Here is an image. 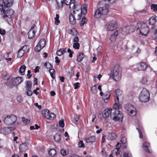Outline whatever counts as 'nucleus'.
<instances>
[{"mask_svg":"<svg viewBox=\"0 0 157 157\" xmlns=\"http://www.w3.org/2000/svg\"><path fill=\"white\" fill-rule=\"evenodd\" d=\"M110 76L116 81L120 80L121 76V70L120 66L117 64L116 65L113 70L111 71Z\"/></svg>","mask_w":157,"mask_h":157,"instance_id":"nucleus-1","label":"nucleus"},{"mask_svg":"<svg viewBox=\"0 0 157 157\" xmlns=\"http://www.w3.org/2000/svg\"><path fill=\"white\" fill-rule=\"evenodd\" d=\"M136 31L143 36H146L148 34L149 29L147 24L144 23H138L136 25Z\"/></svg>","mask_w":157,"mask_h":157,"instance_id":"nucleus-2","label":"nucleus"},{"mask_svg":"<svg viewBox=\"0 0 157 157\" xmlns=\"http://www.w3.org/2000/svg\"><path fill=\"white\" fill-rule=\"evenodd\" d=\"M138 98L141 102H148L150 99V94L149 91L146 88H144L140 92Z\"/></svg>","mask_w":157,"mask_h":157,"instance_id":"nucleus-3","label":"nucleus"},{"mask_svg":"<svg viewBox=\"0 0 157 157\" xmlns=\"http://www.w3.org/2000/svg\"><path fill=\"white\" fill-rule=\"evenodd\" d=\"M81 17V12L78 10L73 11L69 16V21L70 23L74 25L76 23V20H78Z\"/></svg>","mask_w":157,"mask_h":157,"instance_id":"nucleus-4","label":"nucleus"},{"mask_svg":"<svg viewBox=\"0 0 157 157\" xmlns=\"http://www.w3.org/2000/svg\"><path fill=\"white\" fill-rule=\"evenodd\" d=\"M6 9L7 8H4V10H2L4 11L3 18L7 21H10L12 18L14 16V12L12 9Z\"/></svg>","mask_w":157,"mask_h":157,"instance_id":"nucleus-5","label":"nucleus"},{"mask_svg":"<svg viewBox=\"0 0 157 157\" xmlns=\"http://www.w3.org/2000/svg\"><path fill=\"white\" fill-rule=\"evenodd\" d=\"M110 116L111 119L115 121L122 122L123 120V115L122 113L118 110L113 109Z\"/></svg>","mask_w":157,"mask_h":157,"instance_id":"nucleus-6","label":"nucleus"},{"mask_svg":"<svg viewBox=\"0 0 157 157\" xmlns=\"http://www.w3.org/2000/svg\"><path fill=\"white\" fill-rule=\"evenodd\" d=\"M108 12V10L107 6H102L99 8L95 11L94 16L97 18H99L102 14H106Z\"/></svg>","mask_w":157,"mask_h":157,"instance_id":"nucleus-7","label":"nucleus"},{"mask_svg":"<svg viewBox=\"0 0 157 157\" xmlns=\"http://www.w3.org/2000/svg\"><path fill=\"white\" fill-rule=\"evenodd\" d=\"M17 119V117L14 115H7L4 118V122L7 125H12L16 122Z\"/></svg>","mask_w":157,"mask_h":157,"instance_id":"nucleus-8","label":"nucleus"},{"mask_svg":"<svg viewBox=\"0 0 157 157\" xmlns=\"http://www.w3.org/2000/svg\"><path fill=\"white\" fill-rule=\"evenodd\" d=\"M125 111L131 116H134L136 114V109L134 106L131 104H127L124 105Z\"/></svg>","mask_w":157,"mask_h":157,"instance_id":"nucleus-9","label":"nucleus"},{"mask_svg":"<svg viewBox=\"0 0 157 157\" xmlns=\"http://www.w3.org/2000/svg\"><path fill=\"white\" fill-rule=\"evenodd\" d=\"M132 67L137 71H144L147 69V64L144 62H141L133 65Z\"/></svg>","mask_w":157,"mask_h":157,"instance_id":"nucleus-10","label":"nucleus"},{"mask_svg":"<svg viewBox=\"0 0 157 157\" xmlns=\"http://www.w3.org/2000/svg\"><path fill=\"white\" fill-rule=\"evenodd\" d=\"M41 113L43 117L47 119L52 120L56 117L55 114L50 113L49 110L44 109L42 111Z\"/></svg>","mask_w":157,"mask_h":157,"instance_id":"nucleus-11","label":"nucleus"},{"mask_svg":"<svg viewBox=\"0 0 157 157\" xmlns=\"http://www.w3.org/2000/svg\"><path fill=\"white\" fill-rule=\"evenodd\" d=\"M135 29V27L133 25L126 26L123 28L121 30V33L126 35L133 32Z\"/></svg>","mask_w":157,"mask_h":157,"instance_id":"nucleus-12","label":"nucleus"},{"mask_svg":"<svg viewBox=\"0 0 157 157\" xmlns=\"http://www.w3.org/2000/svg\"><path fill=\"white\" fill-rule=\"evenodd\" d=\"M115 100H116L118 102H122L123 99L122 91L119 89H117L115 91Z\"/></svg>","mask_w":157,"mask_h":157,"instance_id":"nucleus-13","label":"nucleus"},{"mask_svg":"<svg viewBox=\"0 0 157 157\" xmlns=\"http://www.w3.org/2000/svg\"><path fill=\"white\" fill-rule=\"evenodd\" d=\"M117 27V22L115 20L111 21L106 25V29L109 31L114 30Z\"/></svg>","mask_w":157,"mask_h":157,"instance_id":"nucleus-14","label":"nucleus"},{"mask_svg":"<svg viewBox=\"0 0 157 157\" xmlns=\"http://www.w3.org/2000/svg\"><path fill=\"white\" fill-rule=\"evenodd\" d=\"M13 1L12 0H6L4 2L3 1H0V7H1L2 10H4V8H7L8 7L12 6L13 4Z\"/></svg>","mask_w":157,"mask_h":157,"instance_id":"nucleus-15","label":"nucleus"},{"mask_svg":"<svg viewBox=\"0 0 157 157\" xmlns=\"http://www.w3.org/2000/svg\"><path fill=\"white\" fill-rule=\"evenodd\" d=\"M36 32V25H33L28 33V37L30 39H31L33 37Z\"/></svg>","mask_w":157,"mask_h":157,"instance_id":"nucleus-16","label":"nucleus"},{"mask_svg":"<svg viewBox=\"0 0 157 157\" xmlns=\"http://www.w3.org/2000/svg\"><path fill=\"white\" fill-rule=\"evenodd\" d=\"M113 110H113L112 109H106L102 113L103 117L104 118H107L109 116L110 117Z\"/></svg>","mask_w":157,"mask_h":157,"instance_id":"nucleus-17","label":"nucleus"},{"mask_svg":"<svg viewBox=\"0 0 157 157\" xmlns=\"http://www.w3.org/2000/svg\"><path fill=\"white\" fill-rule=\"evenodd\" d=\"M12 128L11 127H4L0 129V133L4 135H8L11 132Z\"/></svg>","mask_w":157,"mask_h":157,"instance_id":"nucleus-18","label":"nucleus"},{"mask_svg":"<svg viewBox=\"0 0 157 157\" xmlns=\"http://www.w3.org/2000/svg\"><path fill=\"white\" fill-rule=\"evenodd\" d=\"M22 81V78L20 77H17L13 79L12 83L14 86H16L20 84Z\"/></svg>","mask_w":157,"mask_h":157,"instance_id":"nucleus-19","label":"nucleus"},{"mask_svg":"<svg viewBox=\"0 0 157 157\" xmlns=\"http://www.w3.org/2000/svg\"><path fill=\"white\" fill-rule=\"evenodd\" d=\"M95 137L94 136H91L84 139L85 141L87 143H93L95 142Z\"/></svg>","mask_w":157,"mask_h":157,"instance_id":"nucleus-20","label":"nucleus"},{"mask_svg":"<svg viewBox=\"0 0 157 157\" xmlns=\"http://www.w3.org/2000/svg\"><path fill=\"white\" fill-rule=\"evenodd\" d=\"M118 32L117 30H116L113 32L110 35V40L111 42L115 41L116 37L118 36Z\"/></svg>","mask_w":157,"mask_h":157,"instance_id":"nucleus-21","label":"nucleus"},{"mask_svg":"<svg viewBox=\"0 0 157 157\" xmlns=\"http://www.w3.org/2000/svg\"><path fill=\"white\" fill-rule=\"evenodd\" d=\"M150 146V144L147 141L144 142L142 146L143 149L148 153H150V151L149 150Z\"/></svg>","mask_w":157,"mask_h":157,"instance_id":"nucleus-22","label":"nucleus"},{"mask_svg":"<svg viewBox=\"0 0 157 157\" xmlns=\"http://www.w3.org/2000/svg\"><path fill=\"white\" fill-rule=\"evenodd\" d=\"M117 136L116 134L114 133H110L108 134L107 139L109 140H112L115 139Z\"/></svg>","mask_w":157,"mask_h":157,"instance_id":"nucleus-23","label":"nucleus"},{"mask_svg":"<svg viewBox=\"0 0 157 157\" xmlns=\"http://www.w3.org/2000/svg\"><path fill=\"white\" fill-rule=\"evenodd\" d=\"M156 21V17L155 16H151L149 19V23L150 25H154Z\"/></svg>","mask_w":157,"mask_h":157,"instance_id":"nucleus-24","label":"nucleus"},{"mask_svg":"<svg viewBox=\"0 0 157 157\" xmlns=\"http://www.w3.org/2000/svg\"><path fill=\"white\" fill-rule=\"evenodd\" d=\"M115 0H104L102 2V4L105 5L104 6H107L108 9L109 5L110 4H112L114 2Z\"/></svg>","mask_w":157,"mask_h":157,"instance_id":"nucleus-25","label":"nucleus"},{"mask_svg":"<svg viewBox=\"0 0 157 157\" xmlns=\"http://www.w3.org/2000/svg\"><path fill=\"white\" fill-rule=\"evenodd\" d=\"M27 149V147L26 144L25 143H23L21 144L19 147L20 152H23L26 150Z\"/></svg>","mask_w":157,"mask_h":157,"instance_id":"nucleus-26","label":"nucleus"},{"mask_svg":"<svg viewBox=\"0 0 157 157\" xmlns=\"http://www.w3.org/2000/svg\"><path fill=\"white\" fill-rule=\"evenodd\" d=\"M110 93L108 91H106L104 94L103 100L106 103L108 100L109 98L110 97Z\"/></svg>","mask_w":157,"mask_h":157,"instance_id":"nucleus-27","label":"nucleus"},{"mask_svg":"<svg viewBox=\"0 0 157 157\" xmlns=\"http://www.w3.org/2000/svg\"><path fill=\"white\" fill-rule=\"evenodd\" d=\"M26 68V67L25 65H23L20 67L19 71L21 75H25Z\"/></svg>","mask_w":157,"mask_h":157,"instance_id":"nucleus-28","label":"nucleus"},{"mask_svg":"<svg viewBox=\"0 0 157 157\" xmlns=\"http://www.w3.org/2000/svg\"><path fill=\"white\" fill-rule=\"evenodd\" d=\"M115 101V102L113 105V109H118L121 108V104L122 102H118L116 100Z\"/></svg>","mask_w":157,"mask_h":157,"instance_id":"nucleus-29","label":"nucleus"},{"mask_svg":"<svg viewBox=\"0 0 157 157\" xmlns=\"http://www.w3.org/2000/svg\"><path fill=\"white\" fill-rule=\"evenodd\" d=\"M85 56L84 54L82 53H80L77 56V62H80L84 58Z\"/></svg>","mask_w":157,"mask_h":157,"instance_id":"nucleus-30","label":"nucleus"},{"mask_svg":"<svg viewBox=\"0 0 157 157\" xmlns=\"http://www.w3.org/2000/svg\"><path fill=\"white\" fill-rule=\"evenodd\" d=\"M66 52V48H61L57 52L56 54L58 56H61Z\"/></svg>","mask_w":157,"mask_h":157,"instance_id":"nucleus-31","label":"nucleus"},{"mask_svg":"<svg viewBox=\"0 0 157 157\" xmlns=\"http://www.w3.org/2000/svg\"><path fill=\"white\" fill-rule=\"evenodd\" d=\"M25 88L26 90L31 89V88L32 82L30 81H27L25 82Z\"/></svg>","mask_w":157,"mask_h":157,"instance_id":"nucleus-32","label":"nucleus"},{"mask_svg":"<svg viewBox=\"0 0 157 157\" xmlns=\"http://www.w3.org/2000/svg\"><path fill=\"white\" fill-rule=\"evenodd\" d=\"M46 44V41L44 39H42L40 40L38 44L42 48L44 47Z\"/></svg>","mask_w":157,"mask_h":157,"instance_id":"nucleus-33","label":"nucleus"},{"mask_svg":"<svg viewBox=\"0 0 157 157\" xmlns=\"http://www.w3.org/2000/svg\"><path fill=\"white\" fill-rule=\"evenodd\" d=\"M50 75L53 79L55 78V71L54 69H50L49 71Z\"/></svg>","mask_w":157,"mask_h":157,"instance_id":"nucleus-34","label":"nucleus"},{"mask_svg":"<svg viewBox=\"0 0 157 157\" xmlns=\"http://www.w3.org/2000/svg\"><path fill=\"white\" fill-rule=\"evenodd\" d=\"M48 153L50 155L53 157L56 155V151L54 149H52L48 151Z\"/></svg>","mask_w":157,"mask_h":157,"instance_id":"nucleus-35","label":"nucleus"},{"mask_svg":"<svg viewBox=\"0 0 157 157\" xmlns=\"http://www.w3.org/2000/svg\"><path fill=\"white\" fill-rule=\"evenodd\" d=\"M24 53L25 52L21 48L18 51L17 56L19 58L23 56Z\"/></svg>","mask_w":157,"mask_h":157,"instance_id":"nucleus-36","label":"nucleus"},{"mask_svg":"<svg viewBox=\"0 0 157 157\" xmlns=\"http://www.w3.org/2000/svg\"><path fill=\"white\" fill-rule=\"evenodd\" d=\"M55 140L56 142H59L61 139V136L58 134H56L54 136Z\"/></svg>","mask_w":157,"mask_h":157,"instance_id":"nucleus-37","label":"nucleus"},{"mask_svg":"<svg viewBox=\"0 0 157 157\" xmlns=\"http://www.w3.org/2000/svg\"><path fill=\"white\" fill-rule=\"evenodd\" d=\"M59 15L58 14H56V17L54 19L55 20V24L58 25L59 23H60V21L59 20Z\"/></svg>","mask_w":157,"mask_h":157,"instance_id":"nucleus-38","label":"nucleus"},{"mask_svg":"<svg viewBox=\"0 0 157 157\" xmlns=\"http://www.w3.org/2000/svg\"><path fill=\"white\" fill-rule=\"evenodd\" d=\"M119 150L115 148L112 151V154L115 156H117L119 154Z\"/></svg>","mask_w":157,"mask_h":157,"instance_id":"nucleus-39","label":"nucleus"},{"mask_svg":"<svg viewBox=\"0 0 157 157\" xmlns=\"http://www.w3.org/2000/svg\"><path fill=\"white\" fill-rule=\"evenodd\" d=\"M147 79L146 77H143L141 80V83L145 85H146L147 84Z\"/></svg>","mask_w":157,"mask_h":157,"instance_id":"nucleus-40","label":"nucleus"},{"mask_svg":"<svg viewBox=\"0 0 157 157\" xmlns=\"http://www.w3.org/2000/svg\"><path fill=\"white\" fill-rule=\"evenodd\" d=\"M44 66L47 69H50L52 67V66L51 63L49 62H46L44 63Z\"/></svg>","mask_w":157,"mask_h":157,"instance_id":"nucleus-41","label":"nucleus"},{"mask_svg":"<svg viewBox=\"0 0 157 157\" xmlns=\"http://www.w3.org/2000/svg\"><path fill=\"white\" fill-rule=\"evenodd\" d=\"M87 21V20L86 18H83L82 21L79 23L80 25L81 26H83L84 24L86 23Z\"/></svg>","mask_w":157,"mask_h":157,"instance_id":"nucleus-42","label":"nucleus"},{"mask_svg":"<svg viewBox=\"0 0 157 157\" xmlns=\"http://www.w3.org/2000/svg\"><path fill=\"white\" fill-rule=\"evenodd\" d=\"M29 46L26 45L24 46L21 48V49L24 51L25 53L28 52L29 49Z\"/></svg>","mask_w":157,"mask_h":157,"instance_id":"nucleus-43","label":"nucleus"},{"mask_svg":"<svg viewBox=\"0 0 157 157\" xmlns=\"http://www.w3.org/2000/svg\"><path fill=\"white\" fill-rule=\"evenodd\" d=\"M80 44L78 43H74L73 45V47L75 49H79Z\"/></svg>","mask_w":157,"mask_h":157,"instance_id":"nucleus-44","label":"nucleus"},{"mask_svg":"<svg viewBox=\"0 0 157 157\" xmlns=\"http://www.w3.org/2000/svg\"><path fill=\"white\" fill-rule=\"evenodd\" d=\"M43 48L38 44L36 46L35 48V50L36 52H39L40 51V50Z\"/></svg>","mask_w":157,"mask_h":157,"instance_id":"nucleus-45","label":"nucleus"},{"mask_svg":"<svg viewBox=\"0 0 157 157\" xmlns=\"http://www.w3.org/2000/svg\"><path fill=\"white\" fill-rule=\"evenodd\" d=\"M78 147L80 148L84 147H85V145L82 140H80L78 143Z\"/></svg>","mask_w":157,"mask_h":157,"instance_id":"nucleus-46","label":"nucleus"},{"mask_svg":"<svg viewBox=\"0 0 157 157\" xmlns=\"http://www.w3.org/2000/svg\"><path fill=\"white\" fill-rule=\"evenodd\" d=\"M151 9L154 11H157V4H152L151 6Z\"/></svg>","mask_w":157,"mask_h":157,"instance_id":"nucleus-47","label":"nucleus"},{"mask_svg":"<svg viewBox=\"0 0 157 157\" xmlns=\"http://www.w3.org/2000/svg\"><path fill=\"white\" fill-rule=\"evenodd\" d=\"M22 121L23 122L26 124H29L30 122V120H29L28 119L26 118L25 117H23L22 118Z\"/></svg>","mask_w":157,"mask_h":157,"instance_id":"nucleus-48","label":"nucleus"},{"mask_svg":"<svg viewBox=\"0 0 157 157\" xmlns=\"http://www.w3.org/2000/svg\"><path fill=\"white\" fill-rule=\"evenodd\" d=\"M56 2L57 3V4L58 5V7H57V9H59L61 7H62L63 6V2L62 0L61 1L60 3H59L56 0Z\"/></svg>","mask_w":157,"mask_h":157,"instance_id":"nucleus-49","label":"nucleus"},{"mask_svg":"<svg viewBox=\"0 0 157 157\" xmlns=\"http://www.w3.org/2000/svg\"><path fill=\"white\" fill-rule=\"evenodd\" d=\"M72 0H63V2L64 1V3L67 5H69L71 2Z\"/></svg>","mask_w":157,"mask_h":157,"instance_id":"nucleus-50","label":"nucleus"},{"mask_svg":"<svg viewBox=\"0 0 157 157\" xmlns=\"http://www.w3.org/2000/svg\"><path fill=\"white\" fill-rule=\"evenodd\" d=\"M27 91L26 94L28 96H31L33 94V92L31 90V89L26 90Z\"/></svg>","mask_w":157,"mask_h":157,"instance_id":"nucleus-51","label":"nucleus"},{"mask_svg":"<svg viewBox=\"0 0 157 157\" xmlns=\"http://www.w3.org/2000/svg\"><path fill=\"white\" fill-rule=\"evenodd\" d=\"M67 52L69 53V57L70 58H71L72 57V54L73 53V52L69 48L67 49Z\"/></svg>","mask_w":157,"mask_h":157,"instance_id":"nucleus-52","label":"nucleus"},{"mask_svg":"<svg viewBox=\"0 0 157 157\" xmlns=\"http://www.w3.org/2000/svg\"><path fill=\"white\" fill-rule=\"evenodd\" d=\"M61 153L63 156H65L67 155L68 152H67L65 150L62 149L61 150Z\"/></svg>","mask_w":157,"mask_h":157,"instance_id":"nucleus-53","label":"nucleus"},{"mask_svg":"<svg viewBox=\"0 0 157 157\" xmlns=\"http://www.w3.org/2000/svg\"><path fill=\"white\" fill-rule=\"evenodd\" d=\"M74 0H72L71 1V2L70 4V8H75V4L74 3Z\"/></svg>","mask_w":157,"mask_h":157,"instance_id":"nucleus-54","label":"nucleus"},{"mask_svg":"<svg viewBox=\"0 0 157 157\" xmlns=\"http://www.w3.org/2000/svg\"><path fill=\"white\" fill-rule=\"evenodd\" d=\"M59 124L60 126L62 128L64 127V124L63 120H60L59 121Z\"/></svg>","mask_w":157,"mask_h":157,"instance_id":"nucleus-55","label":"nucleus"},{"mask_svg":"<svg viewBox=\"0 0 157 157\" xmlns=\"http://www.w3.org/2000/svg\"><path fill=\"white\" fill-rule=\"evenodd\" d=\"M121 141L122 144H125L127 141L126 138L125 137H122L121 140Z\"/></svg>","mask_w":157,"mask_h":157,"instance_id":"nucleus-56","label":"nucleus"},{"mask_svg":"<svg viewBox=\"0 0 157 157\" xmlns=\"http://www.w3.org/2000/svg\"><path fill=\"white\" fill-rule=\"evenodd\" d=\"M124 157H132V155L131 153L128 152H126L124 154Z\"/></svg>","mask_w":157,"mask_h":157,"instance_id":"nucleus-57","label":"nucleus"},{"mask_svg":"<svg viewBox=\"0 0 157 157\" xmlns=\"http://www.w3.org/2000/svg\"><path fill=\"white\" fill-rule=\"evenodd\" d=\"M70 34L74 35L76 34V31L74 29H72L70 30Z\"/></svg>","mask_w":157,"mask_h":157,"instance_id":"nucleus-58","label":"nucleus"},{"mask_svg":"<svg viewBox=\"0 0 157 157\" xmlns=\"http://www.w3.org/2000/svg\"><path fill=\"white\" fill-rule=\"evenodd\" d=\"M152 38L153 40H155V41L157 42V30L155 33L153 35Z\"/></svg>","mask_w":157,"mask_h":157,"instance_id":"nucleus-59","label":"nucleus"},{"mask_svg":"<svg viewBox=\"0 0 157 157\" xmlns=\"http://www.w3.org/2000/svg\"><path fill=\"white\" fill-rule=\"evenodd\" d=\"M136 129L138 130L139 134V137L140 138H142L143 137V135H142V133L141 132V130L137 128Z\"/></svg>","mask_w":157,"mask_h":157,"instance_id":"nucleus-60","label":"nucleus"},{"mask_svg":"<svg viewBox=\"0 0 157 157\" xmlns=\"http://www.w3.org/2000/svg\"><path fill=\"white\" fill-rule=\"evenodd\" d=\"M4 54L1 52H0V61L4 59Z\"/></svg>","mask_w":157,"mask_h":157,"instance_id":"nucleus-61","label":"nucleus"},{"mask_svg":"<svg viewBox=\"0 0 157 157\" xmlns=\"http://www.w3.org/2000/svg\"><path fill=\"white\" fill-rule=\"evenodd\" d=\"M79 83L78 82L75 83L74 84V86L75 89H77L79 87Z\"/></svg>","mask_w":157,"mask_h":157,"instance_id":"nucleus-62","label":"nucleus"},{"mask_svg":"<svg viewBox=\"0 0 157 157\" xmlns=\"http://www.w3.org/2000/svg\"><path fill=\"white\" fill-rule=\"evenodd\" d=\"M40 67L39 66H36V67L35 69H34V71L35 73H36L39 72V70L40 69Z\"/></svg>","mask_w":157,"mask_h":157,"instance_id":"nucleus-63","label":"nucleus"},{"mask_svg":"<svg viewBox=\"0 0 157 157\" xmlns=\"http://www.w3.org/2000/svg\"><path fill=\"white\" fill-rule=\"evenodd\" d=\"M79 41V39L77 36H75L73 39V41L74 43H78Z\"/></svg>","mask_w":157,"mask_h":157,"instance_id":"nucleus-64","label":"nucleus"}]
</instances>
